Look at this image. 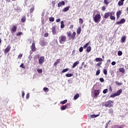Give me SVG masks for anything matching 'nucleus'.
<instances>
[{
	"mask_svg": "<svg viewBox=\"0 0 128 128\" xmlns=\"http://www.w3.org/2000/svg\"><path fill=\"white\" fill-rule=\"evenodd\" d=\"M100 90H94V96H98L100 94Z\"/></svg>",
	"mask_w": 128,
	"mask_h": 128,
	"instance_id": "14",
	"label": "nucleus"
},
{
	"mask_svg": "<svg viewBox=\"0 0 128 128\" xmlns=\"http://www.w3.org/2000/svg\"><path fill=\"white\" fill-rule=\"evenodd\" d=\"M22 57V54H20L18 56V58H20V60Z\"/></svg>",
	"mask_w": 128,
	"mask_h": 128,
	"instance_id": "51",
	"label": "nucleus"
},
{
	"mask_svg": "<svg viewBox=\"0 0 128 128\" xmlns=\"http://www.w3.org/2000/svg\"><path fill=\"white\" fill-rule=\"evenodd\" d=\"M102 18V16H100V13L98 11H96V12L94 13L93 14V20L96 24H98L100 22V19Z\"/></svg>",
	"mask_w": 128,
	"mask_h": 128,
	"instance_id": "1",
	"label": "nucleus"
},
{
	"mask_svg": "<svg viewBox=\"0 0 128 128\" xmlns=\"http://www.w3.org/2000/svg\"><path fill=\"white\" fill-rule=\"evenodd\" d=\"M31 8L30 10V14H32L34 12V5H32L31 6Z\"/></svg>",
	"mask_w": 128,
	"mask_h": 128,
	"instance_id": "19",
	"label": "nucleus"
},
{
	"mask_svg": "<svg viewBox=\"0 0 128 128\" xmlns=\"http://www.w3.org/2000/svg\"><path fill=\"white\" fill-rule=\"evenodd\" d=\"M20 68H26V66H24V63H22L20 65Z\"/></svg>",
	"mask_w": 128,
	"mask_h": 128,
	"instance_id": "49",
	"label": "nucleus"
},
{
	"mask_svg": "<svg viewBox=\"0 0 128 128\" xmlns=\"http://www.w3.org/2000/svg\"><path fill=\"white\" fill-rule=\"evenodd\" d=\"M64 4H66V2H64V1H62L58 3V8H60L62 6H64Z\"/></svg>",
	"mask_w": 128,
	"mask_h": 128,
	"instance_id": "12",
	"label": "nucleus"
},
{
	"mask_svg": "<svg viewBox=\"0 0 128 128\" xmlns=\"http://www.w3.org/2000/svg\"><path fill=\"white\" fill-rule=\"evenodd\" d=\"M74 96H80V94H76Z\"/></svg>",
	"mask_w": 128,
	"mask_h": 128,
	"instance_id": "63",
	"label": "nucleus"
},
{
	"mask_svg": "<svg viewBox=\"0 0 128 128\" xmlns=\"http://www.w3.org/2000/svg\"><path fill=\"white\" fill-rule=\"evenodd\" d=\"M52 34H56V30L55 26L52 28Z\"/></svg>",
	"mask_w": 128,
	"mask_h": 128,
	"instance_id": "16",
	"label": "nucleus"
},
{
	"mask_svg": "<svg viewBox=\"0 0 128 128\" xmlns=\"http://www.w3.org/2000/svg\"><path fill=\"white\" fill-rule=\"evenodd\" d=\"M37 72L39 74H42V69H38Z\"/></svg>",
	"mask_w": 128,
	"mask_h": 128,
	"instance_id": "45",
	"label": "nucleus"
},
{
	"mask_svg": "<svg viewBox=\"0 0 128 128\" xmlns=\"http://www.w3.org/2000/svg\"><path fill=\"white\" fill-rule=\"evenodd\" d=\"M110 16H112V12H108L104 14V18H108Z\"/></svg>",
	"mask_w": 128,
	"mask_h": 128,
	"instance_id": "7",
	"label": "nucleus"
},
{
	"mask_svg": "<svg viewBox=\"0 0 128 128\" xmlns=\"http://www.w3.org/2000/svg\"><path fill=\"white\" fill-rule=\"evenodd\" d=\"M66 102H68V100H63V101H61L60 102V104H66Z\"/></svg>",
	"mask_w": 128,
	"mask_h": 128,
	"instance_id": "29",
	"label": "nucleus"
},
{
	"mask_svg": "<svg viewBox=\"0 0 128 128\" xmlns=\"http://www.w3.org/2000/svg\"><path fill=\"white\" fill-rule=\"evenodd\" d=\"M102 62H98L97 64H96V66H100L102 64Z\"/></svg>",
	"mask_w": 128,
	"mask_h": 128,
	"instance_id": "56",
	"label": "nucleus"
},
{
	"mask_svg": "<svg viewBox=\"0 0 128 128\" xmlns=\"http://www.w3.org/2000/svg\"><path fill=\"white\" fill-rule=\"evenodd\" d=\"M18 28V26H14L11 28H10V32L12 34H14V32H16V30Z\"/></svg>",
	"mask_w": 128,
	"mask_h": 128,
	"instance_id": "10",
	"label": "nucleus"
},
{
	"mask_svg": "<svg viewBox=\"0 0 128 128\" xmlns=\"http://www.w3.org/2000/svg\"><path fill=\"white\" fill-rule=\"evenodd\" d=\"M96 62H102V58H96Z\"/></svg>",
	"mask_w": 128,
	"mask_h": 128,
	"instance_id": "33",
	"label": "nucleus"
},
{
	"mask_svg": "<svg viewBox=\"0 0 128 128\" xmlns=\"http://www.w3.org/2000/svg\"><path fill=\"white\" fill-rule=\"evenodd\" d=\"M98 116H100V114H92L90 116V118H98Z\"/></svg>",
	"mask_w": 128,
	"mask_h": 128,
	"instance_id": "24",
	"label": "nucleus"
},
{
	"mask_svg": "<svg viewBox=\"0 0 128 128\" xmlns=\"http://www.w3.org/2000/svg\"><path fill=\"white\" fill-rule=\"evenodd\" d=\"M58 40L60 44H64V42H66V36L64 34L60 36H59Z\"/></svg>",
	"mask_w": 128,
	"mask_h": 128,
	"instance_id": "2",
	"label": "nucleus"
},
{
	"mask_svg": "<svg viewBox=\"0 0 128 128\" xmlns=\"http://www.w3.org/2000/svg\"><path fill=\"white\" fill-rule=\"evenodd\" d=\"M124 125H122V126H118V128H124Z\"/></svg>",
	"mask_w": 128,
	"mask_h": 128,
	"instance_id": "59",
	"label": "nucleus"
},
{
	"mask_svg": "<svg viewBox=\"0 0 128 128\" xmlns=\"http://www.w3.org/2000/svg\"><path fill=\"white\" fill-rule=\"evenodd\" d=\"M49 20L50 21V22H54V17H50V18H49Z\"/></svg>",
	"mask_w": 128,
	"mask_h": 128,
	"instance_id": "38",
	"label": "nucleus"
},
{
	"mask_svg": "<svg viewBox=\"0 0 128 128\" xmlns=\"http://www.w3.org/2000/svg\"><path fill=\"white\" fill-rule=\"evenodd\" d=\"M68 70H70V69H68V68H66L65 69H64L62 71V74H64V72H68Z\"/></svg>",
	"mask_w": 128,
	"mask_h": 128,
	"instance_id": "25",
	"label": "nucleus"
},
{
	"mask_svg": "<svg viewBox=\"0 0 128 128\" xmlns=\"http://www.w3.org/2000/svg\"><path fill=\"white\" fill-rule=\"evenodd\" d=\"M115 82L117 86H122V83H120L118 81H116Z\"/></svg>",
	"mask_w": 128,
	"mask_h": 128,
	"instance_id": "41",
	"label": "nucleus"
},
{
	"mask_svg": "<svg viewBox=\"0 0 128 128\" xmlns=\"http://www.w3.org/2000/svg\"><path fill=\"white\" fill-rule=\"evenodd\" d=\"M83 23H84V20L82 18H79V24H82Z\"/></svg>",
	"mask_w": 128,
	"mask_h": 128,
	"instance_id": "35",
	"label": "nucleus"
},
{
	"mask_svg": "<svg viewBox=\"0 0 128 128\" xmlns=\"http://www.w3.org/2000/svg\"><path fill=\"white\" fill-rule=\"evenodd\" d=\"M62 110H66V105H64L60 108Z\"/></svg>",
	"mask_w": 128,
	"mask_h": 128,
	"instance_id": "32",
	"label": "nucleus"
},
{
	"mask_svg": "<svg viewBox=\"0 0 128 128\" xmlns=\"http://www.w3.org/2000/svg\"><path fill=\"white\" fill-rule=\"evenodd\" d=\"M26 16H22L21 19L22 22H26Z\"/></svg>",
	"mask_w": 128,
	"mask_h": 128,
	"instance_id": "21",
	"label": "nucleus"
},
{
	"mask_svg": "<svg viewBox=\"0 0 128 128\" xmlns=\"http://www.w3.org/2000/svg\"><path fill=\"white\" fill-rule=\"evenodd\" d=\"M104 106H106V108H112L114 106V101L109 100L104 104Z\"/></svg>",
	"mask_w": 128,
	"mask_h": 128,
	"instance_id": "3",
	"label": "nucleus"
},
{
	"mask_svg": "<svg viewBox=\"0 0 128 128\" xmlns=\"http://www.w3.org/2000/svg\"><path fill=\"white\" fill-rule=\"evenodd\" d=\"M79 70H82V66L79 67Z\"/></svg>",
	"mask_w": 128,
	"mask_h": 128,
	"instance_id": "64",
	"label": "nucleus"
},
{
	"mask_svg": "<svg viewBox=\"0 0 128 128\" xmlns=\"http://www.w3.org/2000/svg\"><path fill=\"white\" fill-rule=\"evenodd\" d=\"M66 108H70V103L68 102L66 104H65Z\"/></svg>",
	"mask_w": 128,
	"mask_h": 128,
	"instance_id": "28",
	"label": "nucleus"
},
{
	"mask_svg": "<svg viewBox=\"0 0 128 128\" xmlns=\"http://www.w3.org/2000/svg\"><path fill=\"white\" fill-rule=\"evenodd\" d=\"M110 19L112 20H116V17L114 16H112V15L110 16Z\"/></svg>",
	"mask_w": 128,
	"mask_h": 128,
	"instance_id": "34",
	"label": "nucleus"
},
{
	"mask_svg": "<svg viewBox=\"0 0 128 128\" xmlns=\"http://www.w3.org/2000/svg\"><path fill=\"white\" fill-rule=\"evenodd\" d=\"M66 34L68 38H70L71 40H74L76 38V32H73V33L72 34V32L70 31L69 32H67Z\"/></svg>",
	"mask_w": 128,
	"mask_h": 128,
	"instance_id": "4",
	"label": "nucleus"
},
{
	"mask_svg": "<svg viewBox=\"0 0 128 128\" xmlns=\"http://www.w3.org/2000/svg\"><path fill=\"white\" fill-rule=\"evenodd\" d=\"M118 56H120L122 55V51H118Z\"/></svg>",
	"mask_w": 128,
	"mask_h": 128,
	"instance_id": "44",
	"label": "nucleus"
},
{
	"mask_svg": "<svg viewBox=\"0 0 128 128\" xmlns=\"http://www.w3.org/2000/svg\"><path fill=\"white\" fill-rule=\"evenodd\" d=\"M60 28H64V21H61L60 22Z\"/></svg>",
	"mask_w": 128,
	"mask_h": 128,
	"instance_id": "27",
	"label": "nucleus"
},
{
	"mask_svg": "<svg viewBox=\"0 0 128 128\" xmlns=\"http://www.w3.org/2000/svg\"><path fill=\"white\" fill-rule=\"evenodd\" d=\"M124 0H120L118 2V6H124Z\"/></svg>",
	"mask_w": 128,
	"mask_h": 128,
	"instance_id": "15",
	"label": "nucleus"
},
{
	"mask_svg": "<svg viewBox=\"0 0 128 128\" xmlns=\"http://www.w3.org/2000/svg\"><path fill=\"white\" fill-rule=\"evenodd\" d=\"M126 22V19L122 18L120 20V22H116V24H124Z\"/></svg>",
	"mask_w": 128,
	"mask_h": 128,
	"instance_id": "11",
	"label": "nucleus"
},
{
	"mask_svg": "<svg viewBox=\"0 0 128 128\" xmlns=\"http://www.w3.org/2000/svg\"><path fill=\"white\" fill-rule=\"evenodd\" d=\"M102 10H103V11L106 10V6H103L102 7Z\"/></svg>",
	"mask_w": 128,
	"mask_h": 128,
	"instance_id": "58",
	"label": "nucleus"
},
{
	"mask_svg": "<svg viewBox=\"0 0 128 128\" xmlns=\"http://www.w3.org/2000/svg\"><path fill=\"white\" fill-rule=\"evenodd\" d=\"M22 32H18L16 34L17 36H22Z\"/></svg>",
	"mask_w": 128,
	"mask_h": 128,
	"instance_id": "48",
	"label": "nucleus"
},
{
	"mask_svg": "<svg viewBox=\"0 0 128 128\" xmlns=\"http://www.w3.org/2000/svg\"><path fill=\"white\" fill-rule=\"evenodd\" d=\"M10 48H12V46H10V45H8L7 47L4 49V54H8V52L10 50Z\"/></svg>",
	"mask_w": 128,
	"mask_h": 128,
	"instance_id": "9",
	"label": "nucleus"
},
{
	"mask_svg": "<svg viewBox=\"0 0 128 128\" xmlns=\"http://www.w3.org/2000/svg\"><path fill=\"white\" fill-rule=\"evenodd\" d=\"M120 72H122V74H124V68H122L119 69Z\"/></svg>",
	"mask_w": 128,
	"mask_h": 128,
	"instance_id": "26",
	"label": "nucleus"
},
{
	"mask_svg": "<svg viewBox=\"0 0 128 128\" xmlns=\"http://www.w3.org/2000/svg\"><path fill=\"white\" fill-rule=\"evenodd\" d=\"M108 92V89H105L103 90V94H106Z\"/></svg>",
	"mask_w": 128,
	"mask_h": 128,
	"instance_id": "53",
	"label": "nucleus"
},
{
	"mask_svg": "<svg viewBox=\"0 0 128 128\" xmlns=\"http://www.w3.org/2000/svg\"><path fill=\"white\" fill-rule=\"evenodd\" d=\"M122 11L120 10H118V12H116V16H117V20L120 18V14H122Z\"/></svg>",
	"mask_w": 128,
	"mask_h": 128,
	"instance_id": "13",
	"label": "nucleus"
},
{
	"mask_svg": "<svg viewBox=\"0 0 128 128\" xmlns=\"http://www.w3.org/2000/svg\"><path fill=\"white\" fill-rule=\"evenodd\" d=\"M56 22H60V18H58L56 20Z\"/></svg>",
	"mask_w": 128,
	"mask_h": 128,
	"instance_id": "57",
	"label": "nucleus"
},
{
	"mask_svg": "<svg viewBox=\"0 0 128 128\" xmlns=\"http://www.w3.org/2000/svg\"><path fill=\"white\" fill-rule=\"evenodd\" d=\"M76 32L78 34H80V32H82V28H80V27L78 28Z\"/></svg>",
	"mask_w": 128,
	"mask_h": 128,
	"instance_id": "20",
	"label": "nucleus"
},
{
	"mask_svg": "<svg viewBox=\"0 0 128 128\" xmlns=\"http://www.w3.org/2000/svg\"><path fill=\"white\" fill-rule=\"evenodd\" d=\"M92 50V47L90 46H88L86 48L87 52H90Z\"/></svg>",
	"mask_w": 128,
	"mask_h": 128,
	"instance_id": "30",
	"label": "nucleus"
},
{
	"mask_svg": "<svg viewBox=\"0 0 128 128\" xmlns=\"http://www.w3.org/2000/svg\"><path fill=\"white\" fill-rule=\"evenodd\" d=\"M104 4L108 6L110 4V2L108 0H104Z\"/></svg>",
	"mask_w": 128,
	"mask_h": 128,
	"instance_id": "39",
	"label": "nucleus"
},
{
	"mask_svg": "<svg viewBox=\"0 0 128 128\" xmlns=\"http://www.w3.org/2000/svg\"><path fill=\"white\" fill-rule=\"evenodd\" d=\"M44 62V56H42L38 58L39 64H42Z\"/></svg>",
	"mask_w": 128,
	"mask_h": 128,
	"instance_id": "5",
	"label": "nucleus"
},
{
	"mask_svg": "<svg viewBox=\"0 0 128 128\" xmlns=\"http://www.w3.org/2000/svg\"><path fill=\"white\" fill-rule=\"evenodd\" d=\"M74 98L76 100H78V96H74Z\"/></svg>",
	"mask_w": 128,
	"mask_h": 128,
	"instance_id": "61",
	"label": "nucleus"
},
{
	"mask_svg": "<svg viewBox=\"0 0 128 128\" xmlns=\"http://www.w3.org/2000/svg\"><path fill=\"white\" fill-rule=\"evenodd\" d=\"M109 90H110V92H112V88L111 86H109Z\"/></svg>",
	"mask_w": 128,
	"mask_h": 128,
	"instance_id": "54",
	"label": "nucleus"
},
{
	"mask_svg": "<svg viewBox=\"0 0 128 128\" xmlns=\"http://www.w3.org/2000/svg\"><path fill=\"white\" fill-rule=\"evenodd\" d=\"M100 82H104V78H100Z\"/></svg>",
	"mask_w": 128,
	"mask_h": 128,
	"instance_id": "50",
	"label": "nucleus"
},
{
	"mask_svg": "<svg viewBox=\"0 0 128 128\" xmlns=\"http://www.w3.org/2000/svg\"><path fill=\"white\" fill-rule=\"evenodd\" d=\"M88 44H90V42L88 43H86L84 46V48H86L88 46Z\"/></svg>",
	"mask_w": 128,
	"mask_h": 128,
	"instance_id": "36",
	"label": "nucleus"
},
{
	"mask_svg": "<svg viewBox=\"0 0 128 128\" xmlns=\"http://www.w3.org/2000/svg\"><path fill=\"white\" fill-rule=\"evenodd\" d=\"M30 48L33 52L36 50V43L34 42L32 43V45L30 46Z\"/></svg>",
	"mask_w": 128,
	"mask_h": 128,
	"instance_id": "8",
	"label": "nucleus"
},
{
	"mask_svg": "<svg viewBox=\"0 0 128 128\" xmlns=\"http://www.w3.org/2000/svg\"><path fill=\"white\" fill-rule=\"evenodd\" d=\"M70 28H74V25H72V24H71L70 26Z\"/></svg>",
	"mask_w": 128,
	"mask_h": 128,
	"instance_id": "60",
	"label": "nucleus"
},
{
	"mask_svg": "<svg viewBox=\"0 0 128 128\" xmlns=\"http://www.w3.org/2000/svg\"><path fill=\"white\" fill-rule=\"evenodd\" d=\"M52 4L53 8H54V6H56V0L52 2Z\"/></svg>",
	"mask_w": 128,
	"mask_h": 128,
	"instance_id": "37",
	"label": "nucleus"
},
{
	"mask_svg": "<svg viewBox=\"0 0 128 128\" xmlns=\"http://www.w3.org/2000/svg\"><path fill=\"white\" fill-rule=\"evenodd\" d=\"M70 6H68V7L64 8L62 10V12H68V10H70Z\"/></svg>",
	"mask_w": 128,
	"mask_h": 128,
	"instance_id": "17",
	"label": "nucleus"
},
{
	"mask_svg": "<svg viewBox=\"0 0 128 128\" xmlns=\"http://www.w3.org/2000/svg\"><path fill=\"white\" fill-rule=\"evenodd\" d=\"M122 92V90L120 89L117 91L116 93L114 94L113 95H111L110 96H120Z\"/></svg>",
	"mask_w": 128,
	"mask_h": 128,
	"instance_id": "6",
	"label": "nucleus"
},
{
	"mask_svg": "<svg viewBox=\"0 0 128 128\" xmlns=\"http://www.w3.org/2000/svg\"><path fill=\"white\" fill-rule=\"evenodd\" d=\"M80 64V62L78 61H76L74 62L72 66V68H76V66H78V64Z\"/></svg>",
	"mask_w": 128,
	"mask_h": 128,
	"instance_id": "18",
	"label": "nucleus"
},
{
	"mask_svg": "<svg viewBox=\"0 0 128 128\" xmlns=\"http://www.w3.org/2000/svg\"><path fill=\"white\" fill-rule=\"evenodd\" d=\"M108 113L109 114H113L114 113V110L112 108H110L108 110Z\"/></svg>",
	"mask_w": 128,
	"mask_h": 128,
	"instance_id": "42",
	"label": "nucleus"
},
{
	"mask_svg": "<svg viewBox=\"0 0 128 128\" xmlns=\"http://www.w3.org/2000/svg\"><path fill=\"white\" fill-rule=\"evenodd\" d=\"M84 50V47L81 46L79 49L80 52H82V51Z\"/></svg>",
	"mask_w": 128,
	"mask_h": 128,
	"instance_id": "43",
	"label": "nucleus"
},
{
	"mask_svg": "<svg viewBox=\"0 0 128 128\" xmlns=\"http://www.w3.org/2000/svg\"><path fill=\"white\" fill-rule=\"evenodd\" d=\"M60 59H58L56 62L54 63V66L56 67V66H58V64H60Z\"/></svg>",
	"mask_w": 128,
	"mask_h": 128,
	"instance_id": "23",
	"label": "nucleus"
},
{
	"mask_svg": "<svg viewBox=\"0 0 128 128\" xmlns=\"http://www.w3.org/2000/svg\"><path fill=\"white\" fill-rule=\"evenodd\" d=\"M100 74V70H98L96 72V76H98V74Z\"/></svg>",
	"mask_w": 128,
	"mask_h": 128,
	"instance_id": "46",
	"label": "nucleus"
},
{
	"mask_svg": "<svg viewBox=\"0 0 128 128\" xmlns=\"http://www.w3.org/2000/svg\"><path fill=\"white\" fill-rule=\"evenodd\" d=\"M103 72H104V74L106 76L108 74V70H106V69H104L103 70Z\"/></svg>",
	"mask_w": 128,
	"mask_h": 128,
	"instance_id": "40",
	"label": "nucleus"
},
{
	"mask_svg": "<svg viewBox=\"0 0 128 128\" xmlns=\"http://www.w3.org/2000/svg\"><path fill=\"white\" fill-rule=\"evenodd\" d=\"M126 36H124L121 38V40L122 42H126Z\"/></svg>",
	"mask_w": 128,
	"mask_h": 128,
	"instance_id": "22",
	"label": "nucleus"
},
{
	"mask_svg": "<svg viewBox=\"0 0 128 128\" xmlns=\"http://www.w3.org/2000/svg\"><path fill=\"white\" fill-rule=\"evenodd\" d=\"M116 62H112L111 63V64H112V66H116Z\"/></svg>",
	"mask_w": 128,
	"mask_h": 128,
	"instance_id": "55",
	"label": "nucleus"
},
{
	"mask_svg": "<svg viewBox=\"0 0 128 128\" xmlns=\"http://www.w3.org/2000/svg\"><path fill=\"white\" fill-rule=\"evenodd\" d=\"M74 76V74H66V76L67 78H70L71 76Z\"/></svg>",
	"mask_w": 128,
	"mask_h": 128,
	"instance_id": "31",
	"label": "nucleus"
},
{
	"mask_svg": "<svg viewBox=\"0 0 128 128\" xmlns=\"http://www.w3.org/2000/svg\"><path fill=\"white\" fill-rule=\"evenodd\" d=\"M44 36H45V38H48V32L45 33L44 34Z\"/></svg>",
	"mask_w": 128,
	"mask_h": 128,
	"instance_id": "52",
	"label": "nucleus"
},
{
	"mask_svg": "<svg viewBox=\"0 0 128 128\" xmlns=\"http://www.w3.org/2000/svg\"><path fill=\"white\" fill-rule=\"evenodd\" d=\"M44 92H48V88H44Z\"/></svg>",
	"mask_w": 128,
	"mask_h": 128,
	"instance_id": "47",
	"label": "nucleus"
},
{
	"mask_svg": "<svg viewBox=\"0 0 128 128\" xmlns=\"http://www.w3.org/2000/svg\"><path fill=\"white\" fill-rule=\"evenodd\" d=\"M22 96H24V92H22Z\"/></svg>",
	"mask_w": 128,
	"mask_h": 128,
	"instance_id": "62",
	"label": "nucleus"
}]
</instances>
